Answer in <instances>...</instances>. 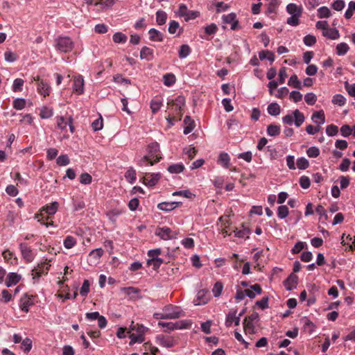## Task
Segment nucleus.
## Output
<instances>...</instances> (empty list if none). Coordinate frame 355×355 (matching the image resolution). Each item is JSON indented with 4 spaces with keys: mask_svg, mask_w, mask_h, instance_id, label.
<instances>
[{
    "mask_svg": "<svg viewBox=\"0 0 355 355\" xmlns=\"http://www.w3.org/2000/svg\"><path fill=\"white\" fill-rule=\"evenodd\" d=\"M73 92L78 95L84 93V78L81 75H77L73 79Z\"/></svg>",
    "mask_w": 355,
    "mask_h": 355,
    "instance_id": "12",
    "label": "nucleus"
},
{
    "mask_svg": "<svg viewBox=\"0 0 355 355\" xmlns=\"http://www.w3.org/2000/svg\"><path fill=\"white\" fill-rule=\"evenodd\" d=\"M268 112L272 116H278L280 114L281 108L277 103H272L268 106Z\"/></svg>",
    "mask_w": 355,
    "mask_h": 355,
    "instance_id": "32",
    "label": "nucleus"
},
{
    "mask_svg": "<svg viewBox=\"0 0 355 355\" xmlns=\"http://www.w3.org/2000/svg\"><path fill=\"white\" fill-rule=\"evenodd\" d=\"M261 286L256 284L251 286L249 288H246L245 293H246V296L252 299L254 298L257 295L261 294Z\"/></svg>",
    "mask_w": 355,
    "mask_h": 355,
    "instance_id": "23",
    "label": "nucleus"
},
{
    "mask_svg": "<svg viewBox=\"0 0 355 355\" xmlns=\"http://www.w3.org/2000/svg\"><path fill=\"white\" fill-rule=\"evenodd\" d=\"M130 345H132L137 343H141L144 341V337H142L134 332L130 334Z\"/></svg>",
    "mask_w": 355,
    "mask_h": 355,
    "instance_id": "54",
    "label": "nucleus"
},
{
    "mask_svg": "<svg viewBox=\"0 0 355 355\" xmlns=\"http://www.w3.org/2000/svg\"><path fill=\"white\" fill-rule=\"evenodd\" d=\"M218 163L223 168H228L230 166V157L225 152L220 153L218 155Z\"/></svg>",
    "mask_w": 355,
    "mask_h": 355,
    "instance_id": "24",
    "label": "nucleus"
},
{
    "mask_svg": "<svg viewBox=\"0 0 355 355\" xmlns=\"http://www.w3.org/2000/svg\"><path fill=\"white\" fill-rule=\"evenodd\" d=\"M241 317V314H239L238 315H236V310H230L226 316L225 325L227 327H230L233 323H234L236 326L239 325Z\"/></svg>",
    "mask_w": 355,
    "mask_h": 355,
    "instance_id": "14",
    "label": "nucleus"
},
{
    "mask_svg": "<svg viewBox=\"0 0 355 355\" xmlns=\"http://www.w3.org/2000/svg\"><path fill=\"white\" fill-rule=\"evenodd\" d=\"M123 213V211L119 209H113L110 210L107 213V216L108 217L109 220H110L112 222H115L116 218Z\"/></svg>",
    "mask_w": 355,
    "mask_h": 355,
    "instance_id": "37",
    "label": "nucleus"
},
{
    "mask_svg": "<svg viewBox=\"0 0 355 355\" xmlns=\"http://www.w3.org/2000/svg\"><path fill=\"white\" fill-rule=\"evenodd\" d=\"M33 296L26 293L20 300L19 306L21 311L27 313L28 311L29 307L33 305Z\"/></svg>",
    "mask_w": 355,
    "mask_h": 355,
    "instance_id": "16",
    "label": "nucleus"
},
{
    "mask_svg": "<svg viewBox=\"0 0 355 355\" xmlns=\"http://www.w3.org/2000/svg\"><path fill=\"white\" fill-rule=\"evenodd\" d=\"M162 105V101L159 98H154L150 102V109L153 113L158 112Z\"/></svg>",
    "mask_w": 355,
    "mask_h": 355,
    "instance_id": "46",
    "label": "nucleus"
},
{
    "mask_svg": "<svg viewBox=\"0 0 355 355\" xmlns=\"http://www.w3.org/2000/svg\"><path fill=\"white\" fill-rule=\"evenodd\" d=\"M155 234L165 241L176 237L175 232L172 231L168 227H157L155 230Z\"/></svg>",
    "mask_w": 355,
    "mask_h": 355,
    "instance_id": "10",
    "label": "nucleus"
},
{
    "mask_svg": "<svg viewBox=\"0 0 355 355\" xmlns=\"http://www.w3.org/2000/svg\"><path fill=\"white\" fill-rule=\"evenodd\" d=\"M141 59L151 60L153 58V50L147 47L144 46L140 51Z\"/></svg>",
    "mask_w": 355,
    "mask_h": 355,
    "instance_id": "31",
    "label": "nucleus"
},
{
    "mask_svg": "<svg viewBox=\"0 0 355 355\" xmlns=\"http://www.w3.org/2000/svg\"><path fill=\"white\" fill-rule=\"evenodd\" d=\"M148 34L149 39L151 41L162 42L163 40L162 34L155 28H150L148 31Z\"/></svg>",
    "mask_w": 355,
    "mask_h": 355,
    "instance_id": "27",
    "label": "nucleus"
},
{
    "mask_svg": "<svg viewBox=\"0 0 355 355\" xmlns=\"http://www.w3.org/2000/svg\"><path fill=\"white\" fill-rule=\"evenodd\" d=\"M167 19V14L163 10H158L156 12V22L161 26L166 23Z\"/></svg>",
    "mask_w": 355,
    "mask_h": 355,
    "instance_id": "35",
    "label": "nucleus"
},
{
    "mask_svg": "<svg viewBox=\"0 0 355 355\" xmlns=\"http://www.w3.org/2000/svg\"><path fill=\"white\" fill-rule=\"evenodd\" d=\"M53 110L49 107H42L40 109V116L42 119H49L53 116Z\"/></svg>",
    "mask_w": 355,
    "mask_h": 355,
    "instance_id": "43",
    "label": "nucleus"
},
{
    "mask_svg": "<svg viewBox=\"0 0 355 355\" xmlns=\"http://www.w3.org/2000/svg\"><path fill=\"white\" fill-rule=\"evenodd\" d=\"M355 11V1H350L348 4V8L347 9V10L345 11V17L346 19H350L353 14H354V12Z\"/></svg>",
    "mask_w": 355,
    "mask_h": 355,
    "instance_id": "59",
    "label": "nucleus"
},
{
    "mask_svg": "<svg viewBox=\"0 0 355 355\" xmlns=\"http://www.w3.org/2000/svg\"><path fill=\"white\" fill-rule=\"evenodd\" d=\"M191 53V48L188 44H182L180 47L178 52L179 58L184 59L187 58Z\"/></svg>",
    "mask_w": 355,
    "mask_h": 355,
    "instance_id": "36",
    "label": "nucleus"
},
{
    "mask_svg": "<svg viewBox=\"0 0 355 355\" xmlns=\"http://www.w3.org/2000/svg\"><path fill=\"white\" fill-rule=\"evenodd\" d=\"M54 46L58 52L67 53L73 50L74 44L70 37L60 36L55 40Z\"/></svg>",
    "mask_w": 355,
    "mask_h": 355,
    "instance_id": "3",
    "label": "nucleus"
},
{
    "mask_svg": "<svg viewBox=\"0 0 355 355\" xmlns=\"http://www.w3.org/2000/svg\"><path fill=\"white\" fill-rule=\"evenodd\" d=\"M298 278L295 275H291L284 282V285L288 291H291L297 287Z\"/></svg>",
    "mask_w": 355,
    "mask_h": 355,
    "instance_id": "22",
    "label": "nucleus"
},
{
    "mask_svg": "<svg viewBox=\"0 0 355 355\" xmlns=\"http://www.w3.org/2000/svg\"><path fill=\"white\" fill-rule=\"evenodd\" d=\"M32 81L38 82L37 90L40 95L44 97L49 96L51 89L48 83L40 79L39 76L33 77Z\"/></svg>",
    "mask_w": 355,
    "mask_h": 355,
    "instance_id": "9",
    "label": "nucleus"
},
{
    "mask_svg": "<svg viewBox=\"0 0 355 355\" xmlns=\"http://www.w3.org/2000/svg\"><path fill=\"white\" fill-rule=\"evenodd\" d=\"M113 41L115 43H125L127 41V36L121 32H117L113 35Z\"/></svg>",
    "mask_w": 355,
    "mask_h": 355,
    "instance_id": "50",
    "label": "nucleus"
},
{
    "mask_svg": "<svg viewBox=\"0 0 355 355\" xmlns=\"http://www.w3.org/2000/svg\"><path fill=\"white\" fill-rule=\"evenodd\" d=\"M259 59L261 60H263L264 59H268L270 62H273L275 60L273 53L268 51H262L259 52Z\"/></svg>",
    "mask_w": 355,
    "mask_h": 355,
    "instance_id": "55",
    "label": "nucleus"
},
{
    "mask_svg": "<svg viewBox=\"0 0 355 355\" xmlns=\"http://www.w3.org/2000/svg\"><path fill=\"white\" fill-rule=\"evenodd\" d=\"M49 267L50 265L44 261L38 264L37 266L32 270L31 275L33 276L34 283L37 282L42 275H46L48 273Z\"/></svg>",
    "mask_w": 355,
    "mask_h": 355,
    "instance_id": "8",
    "label": "nucleus"
},
{
    "mask_svg": "<svg viewBox=\"0 0 355 355\" xmlns=\"http://www.w3.org/2000/svg\"><path fill=\"white\" fill-rule=\"evenodd\" d=\"M288 85L296 89H302V84L295 74L291 76Z\"/></svg>",
    "mask_w": 355,
    "mask_h": 355,
    "instance_id": "44",
    "label": "nucleus"
},
{
    "mask_svg": "<svg viewBox=\"0 0 355 355\" xmlns=\"http://www.w3.org/2000/svg\"><path fill=\"white\" fill-rule=\"evenodd\" d=\"M166 319H177L183 316V311L180 307L173 305H167L163 309Z\"/></svg>",
    "mask_w": 355,
    "mask_h": 355,
    "instance_id": "5",
    "label": "nucleus"
},
{
    "mask_svg": "<svg viewBox=\"0 0 355 355\" xmlns=\"http://www.w3.org/2000/svg\"><path fill=\"white\" fill-rule=\"evenodd\" d=\"M222 19L224 24H231V29L236 30L237 28L239 21L236 19V15L234 12H231L228 15H224L222 17Z\"/></svg>",
    "mask_w": 355,
    "mask_h": 355,
    "instance_id": "19",
    "label": "nucleus"
},
{
    "mask_svg": "<svg viewBox=\"0 0 355 355\" xmlns=\"http://www.w3.org/2000/svg\"><path fill=\"white\" fill-rule=\"evenodd\" d=\"M147 155L157 163L162 159L159 150V144L157 142H153L148 146Z\"/></svg>",
    "mask_w": 355,
    "mask_h": 355,
    "instance_id": "6",
    "label": "nucleus"
},
{
    "mask_svg": "<svg viewBox=\"0 0 355 355\" xmlns=\"http://www.w3.org/2000/svg\"><path fill=\"white\" fill-rule=\"evenodd\" d=\"M288 215V208L286 205H281L277 209V216L280 219L286 218Z\"/></svg>",
    "mask_w": 355,
    "mask_h": 355,
    "instance_id": "53",
    "label": "nucleus"
},
{
    "mask_svg": "<svg viewBox=\"0 0 355 355\" xmlns=\"http://www.w3.org/2000/svg\"><path fill=\"white\" fill-rule=\"evenodd\" d=\"M207 294L208 291L207 290L202 289L199 291L197 293L196 299L193 301L194 304L196 306L206 304L209 300V297Z\"/></svg>",
    "mask_w": 355,
    "mask_h": 355,
    "instance_id": "17",
    "label": "nucleus"
},
{
    "mask_svg": "<svg viewBox=\"0 0 355 355\" xmlns=\"http://www.w3.org/2000/svg\"><path fill=\"white\" fill-rule=\"evenodd\" d=\"M304 100L308 105H313L317 101V96L312 92L307 93L304 96Z\"/></svg>",
    "mask_w": 355,
    "mask_h": 355,
    "instance_id": "61",
    "label": "nucleus"
},
{
    "mask_svg": "<svg viewBox=\"0 0 355 355\" xmlns=\"http://www.w3.org/2000/svg\"><path fill=\"white\" fill-rule=\"evenodd\" d=\"M286 12L291 16L287 18L286 24L291 26H297L300 24V19L303 12V8L301 5L294 3H288L286 8Z\"/></svg>",
    "mask_w": 355,
    "mask_h": 355,
    "instance_id": "2",
    "label": "nucleus"
},
{
    "mask_svg": "<svg viewBox=\"0 0 355 355\" xmlns=\"http://www.w3.org/2000/svg\"><path fill=\"white\" fill-rule=\"evenodd\" d=\"M332 103L338 106H343L346 103V98L341 94H336L332 98Z\"/></svg>",
    "mask_w": 355,
    "mask_h": 355,
    "instance_id": "47",
    "label": "nucleus"
},
{
    "mask_svg": "<svg viewBox=\"0 0 355 355\" xmlns=\"http://www.w3.org/2000/svg\"><path fill=\"white\" fill-rule=\"evenodd\" d=\"M24 80L21 78H16L12 85V90L14 92H21L22 90V86L24 85Z\"/></svg>",
    "mask_w": 355,
    "mask_h": 355,
    "instance_id": "62",
    "label": "nucleus"
},
{
    "mask_svg": "<svg viewBox=\"0 0 355 355\" xmlns=\"http://www.w3.org/2000/svg\"><path fill=\"white\" fill-rule=\"evenodd\" d=\"M164 84L170 87L175 83V76L173 73H166L163 76Z\"/></svg>",
    "mask_w": 355,
    "mask_h": 355,
    "instance_id": "45",
    "label": "nucleus"
},
{
    "mask_svg": "<svg viewBox=\"0 0 355 355\" xmlns=\"http://www.w3.org/2000/svg\"><path fill=\"white\" fill-rule=\"evenodd\" d=\"M57 120V126L62 130H64L67 128V126L69 123V119H65L63 116H58L56 118Z\"/></svg>",
    "mask_w": 355,
    "mask_h": 355,
    "instance_id": "58",
    "label": "nucleus"
},
{
    "mask_svg": "<svg viewBox=\"0 0 355 355\" xmlns=\"http://www.w3.org/2000/svg\"><path fill=\"white\" fill-rule=\"evenodd\" d=\"M181 205L180 202H163L157 205V208L159 210L170 211L175 209Z\"/></svg>",
    "mask_w": 355,
    "mask_h": 355,
    "instance_id": "20",
    "label": "nucleus"
},
{
    "mask_svg": "<svg viewBox=\"0 0 355 355\" xmlns=\"http://www.w3.org/2000/svg\"><path fill=\"white\" fill-rule=\"evenodd\" d=\"M280 126L275 124H270L267 128V134L271 137H276L279 135Z\"/></svg>",
    "mask_w": 355,
    "mask_h": 355,
    "instance_id": "34",
    "label": "nucleus"
},
{
    "mask_svg": "<svg viewBox=\"0 0 355 355\" xmlns=\"http://www.w3.org/2000/svg\"><path fill=\"white\" fill-rule=\"evenodd\" d=\"M21 279V276L16 272H10L7 275L6 280V286L7 287H11L12 286L16 285Z\"/></svg>",
    "mask_w": 355,
    "mask_h": 355,
    "instance_id": "21",
    "label": "nucleus"
},
{
    "mask_svg": "<svg viewBox=\"0 0 355 355\" xmlns=\"http://www.w3.org/2000/svg\"><path fill=\"white\" fill-rule=\"evenodd\" d=\"M184 123L185 125V127L184 128V134L187 135L192 132L195 127V123L193 120H191V117L189 116H187L184 118Z\"/></svg>",
    "mask_w": 355,
    "mask_h": 355,
    "instance_id": "29",
    "label": "nucleus"
},
{
    "mask_svg": "<svg viewBox=\"0 0 355 355\" xmlns=\"http://www.w3.org/2000/svg\"><path fill=\"white\" fill-rule=\"evenodd\" d=\"M130 329L132 331H136V334L144 337V335L145 334V332L147 331V328L145 327L143 325H140L139 324H133V322H132V324L130 326Z\"/></svg>",
    "mask_w": 355,
    "mask_h": 355,
    "instance_id": "39",
    "label": "nucleus"
},
{
    "mask_svg": "<svg viewBox=\"0 0 355 355\" xmlns=\"http://www.w3.org/2000/svg\"><path fill=\"white\" fill-rule=\"evenodd\" d=\"M318 16L320 18H328L331 16V11L326 6L320 7L318 9Z\"/></svg>",
    "mask_w": 355,
    "mask_h": 355,
    "instance_id": "49",
    "label": "nucleus"
},
{
    "mask_svg": "<svg viewBox=\"0 0 355 355\" xmlns=\"http://www.w3.org/2000/svg\"><path fill=\"white\" fill-rule=\"evenodd\" d=\"M184 106L185 99L182 96H179L174 101L168 103V109L170 110L171 113L166 117V120L170 125H173L175 121L181 120Z\"/></svg>",
    "mask_w": 355,
    "mask_h": 355,
    "instance_id": "1",
    "label": "nucleus"
},
{
    "mask_svg": "<svg viewBox=\"0 0 355 355\" xmlns=\"http://www.w3.org/2000/svg\"><path fill=\"white\" fill-rule=\"evenodd\" d=\"M191 324V321L188 320L175 322L176 329H189Z\"/></svg>",
    "mask_w": 355,
    "mask_h": 355,
    "instance_id": "51",
    "label": "nucleus"
},
{
    "mask_svg": "<svg viewBox=\"0 0 355 355\" xmlns=\"http://www.w3.org/2000/svg\"><path fill=\"white\" fill-rule=\"evenodd\" d=\"M349 51V46L345 42L338 44L336 46V53L338 55H343Z\"/></svg>",
    "mask_w": 355,
    "mask_h": 355,
    "instance_id": "48",
    "label": "nucleus"
},
{
    "mask_svg": "<svg viewBox=\"0 0 355 355\" xmlns=\"http://www.w3.org/2000/svg\"><path fill=\"white\" fill-rule=\"evenodd\" d=\"M19 249L22 255V257L27 262H32L35 257L34 252L31 250L30 247L28 246L26 243H20Z\"/></svg>",
    "mask_w": 355,
    "mask_h": 355,
    "instance_id": "13",
    "label": "nucleus"
},
{
    "mask_svg": "<svg viewBox=\"0 0 355 355\" xmlns=\"http://www.w3.org/2000/svg\"><path fill=\"white\" fill-rule=\"evenodd\" d=\"M297 167L300 170L306 169L309 166V162L305 157H300L296 162Z\"/></svg>",
    "mask_w": 355,
    "mask_h": 355,
    "instance_id": "52",
    "label": "nucleus"
},
{
    "mask_svg": "<svg viewBox=\"0 0 355 355\" xmlns=\"http://www.w3.org/2000/svg\"><path fill=\"white\" fill-rule=\"evenodd\" d=\"M161 175L157 173H146L143 178V183L148 187H154L159 180Z\"/></svg>",
    "mask_w": 355,
    "mask_h": 355,
    "instance_id": "15",
    "label": "nucleus"
},
{
    "mask_svg": "<svg viewBox=\"0 0 355 355\" xmlns=\"http://www.w3.org/2000/svg\"><path fill=\"white\" fill-rule=\"evenodd\" d=\"M155 164L154 161L152 160L147 155L141 157L137 164L140 166H146L148 164L153 166Z\"/></svg>",
    "mask_w": 355,
    "mask_h": 355,
    "instance_id": "60",
    "label": "nucleus"
},
{
    "mask_svg": "<svg viewBox=\"0 0 355 355\" xmlns=\"http://www.w3.org/2000/svg\"><path fill=\"white\" fill-rule=\"evenodd\" d=\"M173 196H182L186 198L193 199L195 198V194L191 193L189 190L177 191L172 193Z\"/></svg>",
    "mask_w": 355,
    "mask_h": 355,
    "instance_id": "40",
    "label": "nucleus"
},
{
    "mask_svg": "<svg viewBox=\"0 0 355 355\" xmlns=\"http://www.w3.org/2000/svg\"><path fill=\"white\" fill-rule=\"evenodd\" d=\"M155 339L157 344L163 347L171 348L175 345V339L171 336L158 335Z\"/></svg>",
    "mask_w": 355,
    "mask_h": 355,
    "instance_id": "11",
    "label": "nucleus"
},
{
    "mask_svg": "<svg viewBox=\"0 0 355 355\" xmlns=\"http://www.w3.org/2000/svg\"><path fill=\"white\" fill-rule=\"evenodd\" d=\"M58 209V202H53L51 204L46 205L41 209L42 211H45L48 215H53L56 213Z\"/></svg>",
    "mask_w": 355,
    "mask_h": 355,
    "instance_id": "30",
    "label": "nucleus"
},
{
    "mask_svg": "<svg viewBox=\"0 0 355 355\" xmlns=\"http://www.w3.org/2000/svg\"><path fill=\"white\" fill-rule=\"evenodd\" d=\"M304 116L299 110L293 112V114H286L282 118V122L286 125H292L294 122L297 127L301 126L304 121Z\"/></svg>",
    "mask_w": 355,
    "mask_h": 355,
    "instance_id": "4",
    "label": "nucleus"
},
{
    "mask_svg": "<svg viewBox=\"0 0 355 355\" xmlns=\"http://www.w3.org/2000/svg\"><path fill=\"white\" fill-rule=\"evenodd\" d=\"M269 1H270L267 5V11H266V13L268 15L275 12L277 7L279 5V0H269Z\"/></svg>",
    "mask_w": 355,
    "mask_h": 355,
    "instance_id": "38",
    "label": "nucleus"
},
{
    "mask_svg": "<svg viewBox=\"0 0 355 355\" xmlns=\"http://www.w3.org/2000/svg\"><path fill=\"white\" fill-rule=\"evenodd\" d=\"M103 250L102 248H96L92 250L88 256V261L90 264H96L98 263L100 258L103 254Z\"/></svg>",
    "mask_w": 355,
    "mask_h": 355,
    "instance_id": "18",
    "label": "nucleus"
},
{
    "mask_svg": "<svg viewBox=\"0 0 355 355\" xmlns=\"http://www.w3.org/2000/svg\"><path fill=\"white\" fill-rule=\"evenodd\" d=\"M4 58L6 62H14L17 59V55L14 52L8 50L4 53Z\"/></svg>",
    "mask_w": 355,
    "mask_h": 355,
    "instance_id": "57",
    "label": "nucleus"
},
{
    "mask_svg": "<svg viewBox=\"0 0 355 355\" xmlns=\"http://www.w3.org/2000/svg\"><path fill=\"white\" fill-rule=\"evenodd\" d=\"M338 132V127L334 124L329 125L326 128V133L329 137L336 135Z\"/></svg>",
    "mask_w": 355,
    "mask_h": 355,
    "instance_id": "64",
    "label": "nucleus"
},
{
    "mask_svg": "<svg viewBox=\"0 0 355 355\" xmlns=\"http://www.w3.org/2000/svg\"><path fill=\"white\" fill-rule=\"evenodd\" d=\"M168 32L171 34L178 33V35H180L182 33V28L180 27L179 23L176 21H171L169 23Z\"/></svg>",
    "mask_w": 355,
    "mask_h": 355,
    "instance_id": "33",
    "label": "nucleus"
},
{
    "mask_svg": "<svg viewBox=\"0 0 355 355\" xmlns=\"http://www.w3.org/2000/svg\"><path fill=\"white\" fill-rule=\"evenodd\" d=\"M76 243V239L72 236H67L64 240V246L67 249L72 248Z\"/></svg>",
    "mask_w": 355,
    "mask_h": 355,
    "instance_id": "56",
    "label": "nucleus"
},
{
    "mask_svg": "<svg viewBox=\"0 0 355 355\" xmlns=\"http://www.w3.org/2000/svg\"><path fill=\"white\" fill-rule=\"evenodd\" d=\"M322 35L329 39L336 40L340 37L339 32L336 28H328L327 30L322 32Z\"/></svg>",
    "mask_w": 355,
    "mask_h": 355,
    "instance_id": "28",
    "label": "nucleus"
},
{
    "mask_svg": "<svg viewBox=\"0 0 355 355\" xmlns=\"http://www.w3.org/2000/svg\"><path fill=\"white\" fill-rule=\"evenodd\" d=\"M184 169V166L182 164H175L170 165L168 167V171L171 173L178 174L182 172Z\"/></svg>",
    "mask_w": 355,
    "mask_h": 355,
    "instance_id": "42",
    "label": "nucleus"
},
{
    "mask_svg": "<svg viewBox=\"0 0 355 355\" xmlns=\"http://www.w3.org/2000/svg\"><path fill=\"white\" fill-rule=\"evenodd\" d=\"M312 120L319 125L324 124L325 123V116L323 110L315 112L312 115Z\"/></svg>",
    "mask_w": 355,
    "mask_h": 355,
    "instance_id": "25",
    "label": "nucleus"
},
{
    "mask_svg": "<svg viewBox=\"0 0 355 355\" xmlns=\"http://www.w3.org/2000/svg\"><path fill=\"white\" fill-rule=\"evenodd\" d=\"M259 318L257 313H253L250 316L245 318L243 321V328L245 334H252L254 333L255 326L254 322Z\"/></svg>",
    "mask_w": 355,
    "mask_h": 355,
    "instance_id": "7",
    "label": "nucleus"
},
{
    "mask_svg": "<svg viewBox=\"0 0 355 355\" xmlns=\"http://www.w3.org/2000/svg\"><path fill=\"white\" fill-rule=\"evenodd\" d=\"M125 178L130 184H133L136 180V171L133 168H130L125 173Z\"/></svg>",
    "mask_w": 355,
    "mask_h": 355,
    "instance_id": "41",
    "label": "nucleus"
},
{
    "mask_svg": "<svg viewBox=\"0 0 355 355\" xmlns=\"http://www.w3.org/2000/svg\"><path fill=\"white\" fill-rule=\"evenodd\" d=\"M162 250L160 248H156L150 250L148 252V256L149 257V259L147 261V264L148 266L151 265V261L155 259H160L161 258L158 257V256L161 254Z\"/></svg>",
    "mask_w": 355,
    "mask_h": 355,
    "instance_id": "26",
    "label": "nucleus"
},
{
    "mask_svg": "<svg viewBox=\"0 0 355 355\" xmlns=\"http://www.w3.org/2000/svg\"><path fill=\"white\" fill-rule=\"evenodd\" d=\"M69 162V158L67 155H60L56 160L57 164L62 166L68 165Z\"/></svg>",
    "mask_w": 355,
    "mask_h": 355,
    "instance_id": "63",
    "label": "nucleus"
}]
</instances>
